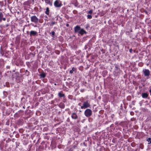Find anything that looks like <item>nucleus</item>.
I'll return each instance as SVG.
<instances>
[{
	"mask_svg": "<svg viewBox=\"0 0 151 151\" xmlns=\"http://www.w3.org/2000/svg\"><path fill=\"white\" fill-rule=\"evenodd\" d=\"M63 5L62 2L60 0H56L54 2V6L57 8H59Z\"/></svg>",
	"mask_w": 151,
	"mask_h": 151,
	"instance_id": "1",
	"label": "nucleus"
},
{
	"mask_svg": "<svg viewBox=\"0 0 151 151\" xmlns=\"http://www.w3.org/2000/svg\"><path fill=\"white\" fill-rule=\"evenodd\" d=\"M84 114L87 117L90 116L92 114V111L90 109H87L84 112Z\"/></svg>",
	"mask_w": 151,
	"mask_h": 151,
	"instance_id": "2",
	"label": "nucleus"
},
{
	"mask_svg": "<svg viewBox=\"0 0 151 151\" xmlns=\"http://www.w3.org/2000/svg\"><path fill=\"white\" fill-rule=\"evenodd\" d=\"M90 104L88 102V101H86L83 102V106H81V109H85L90 107Z\"/></svg>",
	"mask_w": 151,
	"mask_h": 151,
	"instance_id": "3",
	"label": "nucleus"
},
{
	"mask_svg": "<svg viewBox=\"0 0 151 151\" xmlns=\"http://www.w3.org/2000/svg\"><path fill=\"white\" fill-rule=\"evenodd\" d=\"M30 19L31 21L35 23H38L39 20L38 18L35 15L31 16Z\"/></svg>",
	"mask_w": 151,
	"mask_h": 151,
	"instance_id": "4",
	"label": "nucleus"
},
{
	"mask_svg": "<svg viewBox=\"0 0 151 151\" xmlns=\"http://www.w3.org/2000/svg\"><path fill=\"white\" fill-rule=\"evenodd\" d=\"M142 72L145 76H149L150 75V71L148 69H143Z\"/></svg>",
	"mask_w": 151,
	"mask_h": 151,
	"instance_id": "5",
	"label": "nucleus"
},
{
	"mask_svg": "<svg viewBox=\"0 0 151 151\" xmlns=\"http://www.w3.org/2000/svg\"><path fill=\"white\" fill-rule=\"evenodd\" d=\"M6 20V18L4 17V15L2 12H0V23L1 22L2 20L5 21Z\"/></svg>",
	"mask_w": 151,
	"mask_h": 151,
	"instance_id": "6",
	"label": "nucleus"
},
{
	"mask_svg": "<svg viewBox=\"0 0 151 151\" xmlns=\"http://www.w3.org/2000/svg\"><path fill=\"white\" fill-rule=\"evenodd\" d=\"M81 27L78 25H77L74 27V32L76 33H79L81 29Z\"/></svg>",
	"mask_w": 151,
	"mask_h": 151,
	"instance_id": "7",
	"label": "nucleus"
},
{
	"mask_svg": "<svg viewBox=\"0 0 151 151\" xmlns=\"http://www.w3.org/2000/svg\"><path fill=\"white\" fill-rule=\"evenodd\" d=\"M71 117L73 119H76L78 118V116L76 114L75 112L72 113Z\"/></svg>",
	"mask_w": 151,
	"mask_h": 151,
	"instance_id": "8",
	"label": "nucleus"
},
{
	"mask_svg": "<svg viewBox=\"0 0 151 151\" xmlns=\"http://www.w3.org/2000/svg\"><path fill=\"white\" fill-rule=\"evenodd\" d=\"M78 33L81 35H83L84 34H86L87 32L83 29H81L79 32Z\"/></svg>",
	"mask_w": 151,
	"mask_h": 151,
	"instance_id": "9",
	"label": "nucleus"
},
{
	"mask_svg": "<svg viewBox=\"0 0 151 151\" xmlns=\"http://www.w3.org/2000/svg\"><path fill=\"white\" fill-rule=\"evenodd\" d=\"M37 33V32L34 31H31L30 32V36H35L36 35Z\"/></svg>",
	"mask_w": 151,
	"mask_h": 151,
	"instance_id": "10",
	"label": "nucleus"
},
{
	"mask_svg": "<svg viewBox=\"0 0 151 151\" xmlns=\"http://www.w3.org/2000/svg\"><path fill=\"white\" fill-rule=\"evenodd\" d=\"M141 95L143 98H146L148 96V94L147 93H143Z\"/></svg>",
	"mask_w": 151,
	"mask_h": 151,
	"instance_id": "11",
	"label": "nucleus"
},
{
	"mask_svg": "<svg viewBox=\"0 0 151 151\" xmlns=\"http://www.w3.org/2000/svg\"><path fill=\"white\" fill-rule=\"evenodd\" d=\"M46 4H49L50 6L52 5V2L50 0H44Z\"/></svg>",
	"mask_w": 151,
	"mask_h": 151,
	"instance_id": "12",
	"label": "nucleus"
},
{
	"mask_svg": "<svg viewBox=\"0 0 151 151\" xmlns=\"http://www.w3.org/2000/svg\"><path fill=\"white\" fill-rule=\"evenodd\" d=\"M62 93V92L61 91L58 93V96L60 98L65 97V94H64Z\"/></svg>",
	"mask_w": 151,
	"mask_h": 151,
	"instance_id": "13",
	"label": "nucleus"
},
{
	"mask_svg": "<svg viewBox=\"0 0 151 151\" xmlns=\"http://www.w3.org/2000/svg\"><path fill=\"white\" fill-rule=\"evenodd\" d=\"M4 64V61L3 59H0V66H2Z\"/></svg>",
	"mask_w": 151,
	"mask_h": 151,
	"instance_id": "14",
	"label": "nucleus"
},
{
	"mask_svg": "<svg viewBox=\"0 0 151 151\" xmlns=\"http://www.w3.org/2000/svg\"><path fill=\"white\" fill-rule=\"evenodd\" d=\"M40 76L41 78H44L46 76V74L44 72H42L40 75Z\"/></svg>",
	"mask_w": 151,
	"mask_h": 151,
	"instance_id": "15",
	"label": "nucleus"
},
{
	"mask_svg": "<svg viewBox=\"0 0 151 151\" xmlns=\"http://www.w3.org/2000/svg\"><path fill=\"white\" fill-rule=\"evenodd\" d=\"M45 13L47 15H48L49 14V8L48 7H47L46 8V11L45 12Z\"/></svg>",
	"mask_w": 151,
	"mask_h": 151,
	"instance_id": "16",
	"label": "nucleus"
},
{
	"mask_svg": "<svg viewBox=\"0 0 151 151\" xmlns=\"http://www.w3.org/2000/svg\"><path fill=\"white\" fill-rule=\"evenodd\" d=\"M115 70H116L117 72L119 71V68L118 66L117 65H115Z\"/></svg>",
	"mask_w": 151,
	"mask_h": 151,
	"instance_id": "17",
	"label": "nucleus"
},
{
	"mask_svg": "<svg viewBox=\"0 0 151 151\" xmlns=\"http://www.w3.org/2000/svg\"><path fill=\"white\" fill-rule=\"evenodd\" d=\"M25 74L27 76H28L29 75V72L27 70H26L25 73Z\"/></svg>",
	"mask_w": 151,
	"mask_h": 151,
	"instance_id": "18",
	"label": "nucleus"
},
{
	"mask_svg": "<svg viewBox=\"0 0 151 151\" xmlns=\"http://www.w3.org/2000/svg\"><path fill=\"white\" fill-rule=\"evenodd\" d=\"M0 52L1 54L3 56L4 55V52L2 48V47H1Z\"/></svg>",
	"mask_w": 151,
	"mask_h": 151,
	"instance_id": "19",
	"label": "nucleus"
},
{
	"mask_svg": "<svg viewBox=\"0 0 151 151\" xmlns=\"http://www.w3.org/2000/svg\"><path fill=\"white\" fill-rule=\"evenodd\" d=\"M147 140L148 142H149L148 143V144H150L151 143V138L149 137V138H148V139H147Z\"/></svg>",
	"mask_w": 151,
	"mask_h": 151,
	"instance_id": "20",
	"label": "nucleus"
},
{
	"mask_svg": "<svg viewBox=\"0 0 151 151\" xmlns=\"http://www.w3.org/2000/svg\"><path fill=\"white\" fill-rule=\"evenodd\" d=\"M57 23V22H52L50 24V26H53L54 24H55Z\"/></svg>",
	"mask_w": 151,
	"mask_h": 151,
	"instance_id": "21",
	"label": "nucleus"
},
{
	"mask_svg": "<svg viewBox=\"0 0 151 151\" xmlns=\"http://www.w3.org/2000/svg\"><path fill=\"white\" fill-rule=\"evenodd\" d=\"M4 6V2L2 1H0V6L2 7Z\"/></svg>",
	"mask_w": 151,
	"mask_h": 151,
	"instance_id": "22",
	"label": "nucleus"
},
{
	"mask_svg": "<svg viewBox=\"0 0 151 151\" xmlns=\"http://www.w3.org/2000/svg\"><path fill=\"white\" fill-rule=\"evenodd\" d=\"M87 17L88 19H91L92 18V16L91 15H88Z\"/></svg>",
	"mask_w": 151,
	"mask_h": 151,
	"instance_id": "23",
	"label": "nucleus"
},
{
	"mask_svg": "<svg viewBox=\"0 0 151 151\" xmlns=\"http://www.w3.org/2000/svg\"><path fill=\"white\" fill-rule=\"evenodd\" d=\"M93 10H91L89 11H88V13L90 14H91L93 13Z\"/></svg>",
	"mask_w": 151,
	"mask_h": 151,
	"instance_id": "24",
	"label": "nucleus"
},
{
	"mask_svg": "<svg viewBox=\"0 0 151 151\" xmlns=\"http://www.w3.org/2000/svg\"><path fill=\"white\" fill-rule=\"evenodd\" d=\"M72 70L73 71H75L76 70V68H74V67H73L72 68Z\"/></svg>",
	"mask_w": 151,
	"mask_h": 151,
	"instance_id": "25",
	"label": "nucleus"
},
{
	"mask_svg": "<svg viewBox=\"0 0 151 151\" xmlns=\"http://www.w3.org/2000/svg\"><path fill=\"white\" fill-rule=\"evenodd\" d=\"M50 34H52V36H54L55 34V32L54 31H52L50 33Z\"/></svg>",
	"mask_w": 151,
	"mask_h": 151,
	"instance_id": "26",
	"label": "nucleus"
},
{
	"mask_svg": "<svg viewBox=\"0 0 151 151\" xmlns=\"http://www.w3.org/2000/svg\"><path fill=\"white\" fill-rule=\"evenodd\" d=\"M61 108H64L65 107V105L63 104H62L60 106Z\"/></svg>",
	"mask_w": 151,
	"mask_h": 151,
	"instance_id": "27",
	"label": "nucleus"
},
{
	"mask_svg": "<svg viewBox=\"0 0 151 151\" xmlns=\"http://www.w3.org/2000/svg\"><path fill=\"white\" fill-rule=\"evenodd\" d=\"M133 50L132 48H131L129 49V51L131 53H132Z\"/></svg>",
	"mask_w": 151,
	"mask_h": 151,
	"instance_id": "28",
	"label": "nucleus"
},
{
	"mask_svg": "<svg viewBox=\"0 0 151 151\" xmlns=\"http://www.w3.org/2000/svg\"><path fill=\"white\" fill-rule=\"evenodd\" d=\"M73 71H72V70H70V73H71V74H72V73H73Z\"/></svg>",
	"mask_w": 151,
	"mask_h": 151,
	"instance_id": "29",
	"label": "nucleus"
},
{
	"mask_svg": "<svg viewBox=\"0 0 151 151\" xmlns=\"http://www.w3.org/2000/svg\"><path fill=\"white\" fill-rule=\"evenodd\" d=\"M149 92L150 93V95H151V89L150 90Z\"/></svg>",
	"mask_w": 151,
	"mask_h": 151,
	"instance_id": "30",
	"label": "nucleus"
},
{
	"mask_svg": "<svg viewBox=\"0 0 151 151\" xmlns=\"http://www.w3.org/2000/svg\"><path fill=\"white\" fill-rule=\"evenodd\" d=\"M66 26L67 27H68L69 26V24H66Z\"/></svg>",
	"mask_w": 151,
	"mask_h": 151,
	"instance_id": "31",
	"label": "nucleus"
},
{
	"mask_svg": "<svg viewBox=\"0 0 151 151\" xmlns=\"http://www.w3.org/2000/svg\"><path fill=\"white\" fill-rule=\"evenodd\" d=\"M81 103H79L78 104V105L79 106H81Z\"/></svg>",
	"mask_w": 151,
	"mask_h": 151,
	"instance_id": "32",
	"label": "nucleus"
},
{
	"mask_svg": "<svg viewBox=\"0 0 151 151\" xmlns=\"http://www.w3.org/2000/svg\"><path fill=\"white\" fill-rule=\"evenodd\" d=\"M69 121H70V119L69 118L67 120V121L69 122Z\"/></svg>",
	"mask_w": 151,
	"mask_h": 151,
	"instance_id": "33",
	"label": "nucleus"
},
{
	"mask_svg": "<svg viewBox=\"0 0 151 151\" xmlns=\"http://www.w3.org/2000/svg\"><path fill=\"white\" fill-rule=\"evenodd\" d=\"M3 93H4V94H5V93H6V91H4L3 92Z\"/></svg>",
	"mask_w": 151,
	"mask_h": 151,
	"instance_id": "34",
	"label": "nucleus"
},
{
	"mask_svg": "<svg viewBox=\"0 0 151 151\" xmlns=\"http://www.w3.org/2000/svg\"><path fill=\"white\" fill-rule=\"evenodd\" d=\"M76 147V145H74V146H73V147H74V148H75Z\"/></svg>",
	"mask_w": 151,
	"mask_h": 151,
	"instance_id": "35",
	"label": "nucleus"
},
{
	"mask_svg": "<svg viewBox=\"0 0 151 151\" xmlns=\"http://www.w3.org/2000/svg\"><path fill=\"white\" fill-rule=\"evenodd\" d=\"M57 85L56 83H54V85Z\"/></svg>",
	"mask_w": 151,
	"mask_h": 151,
	"instance_id": "36",
	"label": "nucleus"
},
{
	"mask_svg": "<svg viewBox=\"0 0 151 151\" xmlns=\"http://www.w3.org/2000/svg\"><path fill=\"white\" fill-rule=\"evenodd\" d=\"M68 151H72V150H69Z\"/></svg>",
	"mask_w": 151,
	"mask_h": 151,
	"instance_id": "37",
	"label": "nucleus"
}]
</instances>
